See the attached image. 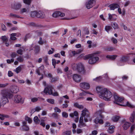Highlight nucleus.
Here are the masks:
<instances>
[{
    "label": "nucleus",
    "mask_w": 135,
    "mask_h": 135,
    "mask_svg": "<svg viewBox=\"0 0 135 135\" xmlns=\"http://www.w3.org/2000/svg\"><path fill=\"white\" fill-rule=\"evenodd\" d=\"M24 99L22 98L20 95H17L15 96L14 98V102L16 103H23L24 102Z\"/></svg>",
    "instance_id": "obj_8"
},
{
    "label": "nucleus",
    "mask_w": 135,
    "mask_h": 135,
    "mask_svg": "<svg viewBox=\"0 0 135 135\" xmlns=\"http://www.w3.org/2000/svg\"><path fill=\"white\" fill-rule=\"evenodd\" d=\"M1 38L3 42H7L8 40V38L5 36H2Z\"/></svg>",
    "instance_id": "obj_34"
},
{
    "label": "nucleus",
    "mask_w": 135,
    "mask_h": 135,
    "mask_svg": "<svg viewBox=\"0 0 135 135\" xmlns=\"http://www.w3.org/2000/svg\"><path fill=\"white\" fill-rule=\"evenodd\" d=\"M89 113L88 110L86 109H85L82 111V116L80 118L79 123L80 124V126L82 127L85 126V124L83 122V118L85 122H87L89 120L90 121L91 119L90 118Z\"/></svg>",
    "instance_id": "obj_1"
},
{
    "label": "nucleus",
    "mask_w": 135,
    "mask_h": 135,
    "mask_svg": "<svg viewBox=\"0 0 135 135\" xmlns=\"http://www.w3.org/2000/svg\"><path fill=\"white\" fill-rule=\"evenodd\" d=\"M37 34V35L38 36H41L42 33L39 31H37L35 32Z\"/></svg>",
    "instance_id": "obj_58"
},
{
    "label": "nucleus",
    "mask_w": 135,
    "mask_h": 135,
    "mask_svg": "<svg viewBox=\"0 0 135 135\" xmlns=\"http://www.w3.org/2000/svg\"><path fill=\"white\" fill-rule=\"evenodd\" d=\"M11 92L14 93H17L19 90L18 88L16 85L11 86Z\"/></svg>",
    "instance_id": "obj_15"
},
{
    "label": "nucleus",
    "mask_w": 135,
    "mask_h": 135,
    "mask_svg": "<svg viewBox=\"0 0 135 135\" xmlns=\"http://www.w3.org/2000/svg\"><path fill=\"white\" fill-rule=\"evenodd\" d=\"M34 122L36 124H39L40 122V120L38 119V117L37 116L35 117L33 119Z\"/></svg>",
    "instance_id": "obj_40"
},
{
    "label": "nucleus",
    "mask_w": 135,
    "mask_h": 135,
    "mask_svg": "<svg viewBox=\"0 0 135 135\" xmlns=\"http://www.w3.org/2000/svg\"><path fill=\"white\" fill-rule=\"evenodd\" d=\"M74 106L79 109H83L84 107L82 105H80L77 103L74 104Z\"/></svg>",
    "instance_id": "obj_27"
},
{
    "label": "nucleus",
    "mask_w": 135,
    "mask_h": 135,
    "mask_svg": "<svg viewBox=\"0 0 135 135\" xmlns=\"http://www.w3.org/2000/svg\"><path fill=\"white\" fill-rule=\"evenodd\" d=\"M113 96L114 99V102L116 104L120 105L121 106H125V105L119 104L118 103H122L124 100V98L123 97L120 98L118 97L116 94H115Z\"/></svg>",
    "instance_id": "obj_7"
},
{
    "label": "nucleus",
    "mask_w": 135,
    "mask_h": 135,
    "mask_svg": "<svg viewBox=\"0 0 135 135\" xmlns=\"http://www.w3.org/2000/svg\"><path fill=\"white\" fill-rule=\"evenodd\" d=\"M120 118L119 116H115L112 117V119L114 122H116Z\"/></svg>",
    "instance_id": "obj_30"
},
{
    "label": "nucleus",
    "mask_w": 135,
    "mask_h": 135,
    "mask_svg": "<svg viewBox=\"0 0 135 135\" xmlns=\"http://www.w3.org/2000/svg\"><path fill=\"white\" fill-rule=\"evenodd\" d=\"M71 132L69 131H66L63 133V135H70Z\"/></svg>",
    "instance_id": "obj_63"
},
{
    "label": "nucleus",
    "mask_w": 135,
    "mask_h": 135,
    "mask_svg": "<svg viewBox=\"0 0 135 135\" xmlns=\"http://www.w3.org/2000/svg\"><path fill=\"white\" fill-rule=\"evenodd\" d=\"M35 49L34 51L35 54H38L40 51V47L39 46L37 45L34 46Z\"/></svg>",
    "instance_id": "obj_20"
},
{
    "label": "nucleus",
    "mask_w": 135,
    "mask_h": 135,
    "mask_svg": "<svg viewBox=\"0 0 135 135\" xmlns=\"http://www.w3.org/2000/svg\"><path fill=\"white\" fill-rule=\"evenodd\" d=\"M103 111L102 110H99L95 114V115L97 118L94 119V122L96 124L99 123L102 124L104 122L103 119L104 118V116L102 114Z\"/></svg>",
    "instance_id": "obj_3"
},
{
    "label": "nucleus",
    "mask_w": 135,
    "mask_h": 135,
    "mask_svg": "<svg viewBox=\"0 0 135 135\" xmlns=\"http://www.w3.org/2000/svg\"><path fill=\"white\" fill-rule=\"evenodd\" d=\"M31 100L32 102H35L37 101L38 100V98H31Z\"/></svg>",
    "instance_id": "obj_57"
},
{
    "label": "nucleus",
    "mask_w": 135,
    "mask_h": 135,
    "mask_svg": "<svg viewBox=\"0 0 135 135\" xmlns=\"http://www.w3.org/2000/svg\"><path fill=\"white\" fill-rule=\"evenodd\" d=\"M114 126H110L107 130L108 132L109 133H112L114 132Z\"/></svg>",
    "instance_id": "obj_22"
},
{
    "label": "nucleus",
    "mask_w": 135,
    "mask_h": 135,
    "mask_svg": "<svg viewBox=\"0 0 135 135\" xmlns=\"http://www.w3.org/2000/svg\"><path fill=\"white\" fill-rule=\"evenodd\" d=\"M112 26L114 29H118V24L117 23L115 22L112 24Z\"/></svg>",
    "instance_id": "obj_41"
},
{
    "label": "nucleus",
    "mask_w": 135,
    "mask_h": 135,
    "mask_svg": "<svg viewBox=\"0 0 135 135\" xmlns=\"http://www.w3.org/2000/svg\"><path fill=\"white\" fill-rule=\"evenodd\" d=\"M111 10H114L116 8L120 7L119 6L117 3H113L110 4L108 6Z\"/></svg>",
    "instance_id": "obj_16"
},
{
    "label": "nucleus",
    "mask_w": 135,
    "mask_h": 135,
    "mask_svg": "<svg viewBox=\"0 0 135 135\" xmlns=\"http://www.w3.org/2000/svg\"><path fill=\"white\" fill-rule=\"evenodd\" d=\"M65 16V14L64 13L58 11L55 12L52 14V16L54 17H56L59 16L63 17Z\"/></svg>",
    "instance_id": "obj_11"
},
{
    "label": "nucleus",
    "mask_w": 135,
    "mask_h": 135,
    "mask_svg": "<svg viewBox=\"0 0 135 135\" xmlns=\"http://www.w3.org/2000/svg\"><path fill=\"white\" fill-rule=\"evenodd\" d=\"M37 12L36 11H32L30 13V16L32 17H36Z\"/></svg>",
    "instance_id": "obj_31"
},
{
    "label": "nucleus",
    "mask_w": 135,
    "mask_h": 135,
    "mask_svg": "<svg viewBox=\"0 0 135 135\" xmlns=\"http://www.w3.org/2000/svg\"><path fill=\"white\" fill-rule=\"evenodd\" d=\"M23 130L25 131H28L29 129V127L28 126H22Z\"/></svg>",
    "instance_id": "obj_46"
},
{
    "label": "nucleus",
    "mask_w": 135,
    "mask_h": 135,
    "mask_svg": "<svg viewBox=\"0 0 135 135\" xmlns=\"http://www.w3.org/2000/svg\"><path fill=\"white\" fill-rule=\"evenodd\" d=\"M130 123L126 122L123 126L124 129L125 130H127L130 126Z\"/></svg>",
    "instance_id": "obj_21"
},
{
    "label": "nucleus",
    "mask_w": 135,
    "mask_h": 135,
    "mask_svg": "<svg viewBox=\"0 0 135 135\" xmlns=\"http://www.w3.org/2000/svg\"><path fill=\"white\" fill-rule=\"evenodd\" d=\"M92 55L91 54H88L87 55L85 56L83 58V59L85 60H87L88 59H89L90 56H91Z\"/></svg>",
    "instance_id": "obj_47"
},
{
    "label": "nucleus",
    "mask_w": 135,
    "mask_h": 135,
    "mask_svg": "<svg viewBox=\"0 0 135 135\" xmlns=\"http://www.w3.org/2000/svg\"><path fill=\"white\" fill-rule=\"evenodd\" d=\"M17 54L15 53V52H12L11 55V56L12 57V58H15L16 56H17Z\"/></svg>",
    "instance_id": "obj_59"
},
{
    "label": "nucleus",
    "mask_w": 135,
    "mask_h": 135,
    "mask_svg": "<svg viewBox=\"0 0 135 135\" xmlns=\"http://www.w3.org/2000/svg\"><path fill=\"white\" fill-rule=\"evenodd\" d=\"M112 27L110 26H106L105 27V30L107 32H108V31Z\"/></svg>",
    "instance_id": "obj_56"
},
{
    "label": "nucleus",
    "mask_w": 135,
    "mask_h": 135,
    "mask_svg": "<svg viewBox=\"0 0 135 135\" xmlns=\"http://www.w3.org/2000/svg\"><path fill=\"white\" fill-rule=\"evenodd\" d=\"M36 17L40 18H45V16L44 13L41 11H39L37 12Z\"/></svg>",
    "instance_id": "obj_19"
},
{
    "label": "nucleus",
    "mask_w": 135,
    "mask_h": 135,
    "mask_svg": "<svg viewBox=\"0 0 135 135\" xmlns=\"http://www.w3.org/2000/svg\"><path fill=\"white\" fill-rule=\"evenodd\" d=\"M53 89V88L51 85H48L45 88L44 91L45 93H48L49 94L51 95L52 94Z\"/></svg>",
    "instance_id": "obj_10"
},
{
    "label": "nucleus",
    "mask_w": 135,
    "mask_h": 135,
    "mask_svg": "<svg viewBox=\"0 0 135 135\" xmlns=\"http://www.w3.org/2000/svg\"><path fill=\"white\" fill-rule=\"evenodd\" d=\"M135 128V125H132L131 127L130 130L129 131L130 133L132 134L133 133V131Z\"/></svg>",
    "instance_id": "obj_33"
},
{
    "label": "nucleus",
    "mask_w": 135,
    "mask_h": 135,
    "mask_svg": "<svg viewBox=\"0 0 135 135\" xmlns=\"http://www.w3.org/2000/svg\"><path fill=\"white\" fill-rule=\"evenodd\" d=\"M17 83L18 84L24 83H25V81L23 80H20L19 79H17Z\"/></svg>",
    "instance_id": "obj_52"
},
{
    "label": "nucleus",
    "mask_w": 135,
    "mask_h": 135,
    "mask_svg": "<svg viewBox=\"0 0 135 135\" xmlns=\"http://www.w3.org/2000/svg\"><path fill=\"white\" fill-rule=\"evenodd\" d=\"M22 7L21 3L20 2L14 1L11 5V8L13 10L18 11Z\"/></svg>",
    "instance_id": "obj_5"
},
{
    "label": "nucleus",
    "mask_w": 135,
    "mask_h": 135,
    "mask_svg": "<svg viewBox=\"0 0 135 135\" xmlns=\"http://www.w3.org/2000/svg\"><path fill=\"white\" fill-rule=\"evenodd\" d=\"M108 19L110 21H115L117 18H114L113 17V16L114 15V14L111 15L110 13H109L108 14Z\"/></svg>",
    "instance_id": "obj_24"
},
{
    "label": "nucleus",
    "mask_w": 135,
    "mask_h": 135,
    "mask_svg": "<svg viewBox=\"0 0 135 135\" xmlns=\"http://www.w3.org/2000/svg\"><path fill=\"white\" fill-rule=\"evenodd\" d=\"M23 47H21L19 49L17 50V52L19 54L22 55L23 54Z\"/></svg>",
    "instance_id": "obj_28"
},
{
    "label": "nucleus",
    "mask_w": 135,
    "mask_h": 135,
    "mask_svg": "<svg viewBox=\"0 0 135 135\" xmlns=\"http://www.w3.org/2000/svg\"><path fill=\"white\" fill-rule=\"evenodd\" d=\"M52 116L54 118L56 119L58 118V114L56 113H53L52 114Z\"/></svg>",
    "instance_id": "obj_49"
},
{
    "label": "nucleus",
    "mask_w": 135,
    "mask_h": 135,
    "mask_svg": "<svg viewBox=\"0 0 135 135\" xmlns=\"http://www.w3.org/2000/svg\"><path fill=\"white\" fill-rule=\"evenodd\" d=\"M1 93L2 103L4 104H5L8 102V98H10L13 96L12 94L10 93V91L7 90H2Z\"/></svg>",
    "instance_id": "obj_2"
},
{
    "label": "nucleus",
    "mask_w": 135,
    "mask_h": 135,
    "mask_svg": "<svg viewBox=\"0 0 135 135\" xmlns=\"http://www.w3.org/2000/svg\"><path fill=\"white\" fill-rule=\"evenodd\" d=\"M17 33H13L10 34L11 37L10 39L12 40H15L17 39L15 36H16Z\"/></svg>",
    "instance_id": "obj_25"
},
{
    "label": "nucleus",
    "mask_w": 135,
    "mask_h": 135,
    "mask_svg": "<svg viewBox=\"0 0 135 135\" xmlns=\"http://www.w3.org/2000/svg\"><path fill=\"white\" fill-rule=\"evenodd\" d=\"M54 112H55L60 113L61 112V110L58 107H55L54 108Z\"/></svg>",
    "instance_id": "obj_53"
},
{
    "label": "nucleus",
    "mask_w": 135,
    "mask_h": 135,
    "mask_svg": "<svg viewBox=\"0 0 135 135\" xmlns=\"http://www.w3.org/2000/svg\"><path fill=\"white\" fill-rule=\"evenodd\" d=\"M2 30L4 31H6L7 30V28L6 26L3 23H2L1 24Z\"/></svg>",
    "instance_id": "obj_42"
},
{
    "label": "nucleus",
    "mask_w": 135,
    "mask_h": 135,
    "mask_svg": "<svg viewBox=\"0 0 135 135\" xmlns=\"http://www.w3.org/2000/svg\"><path fill=\"white\" fill-rule=\"evenodd\" d=\"M114 49V48L113 47H110L105 48L104 50L107 51H113Z\"/></svg>",
    "instance_id": "obj_50"
},
{
    "label": "nucleus",
    "mask_w": 135,
    "mask_h": 135,
    "mask_svg": "<svg viewBox=\"0 0 135 135\" xmlns=\"http://www.w3.org/2000/svg\"><path fill=\"white\" fill-rule=\"evenodd\" d=\"M46 42V41H43L42 40V38L40 37L39 38V40L38 42V43L39 44L41 45H43L44 43Z\"/></svg>",
    "instance_id": "obj_43"
},
{
    "label": "nucleus",
    "mask_w": 135,
    "mask_h": 135,
    "mask_svg": "<svg viewBox=\"0 0 135 135\" xmlns=\"http://www.w3.org/2000/svg\"><path fill=\"white\" fill-rule=\"evenodd\" d=\"M47 101L48 103L51 104H53L54 103V100L53 99H48L47 100Z\"/></svg>",
    "instance_id": "obj_45"
},
{
    "label": "nucleus",
    "mask_w": 135,
    "mask_h": 135,
    "mask_svg": "<svg viewBox=\"0 0 135 135\" xmlns=\"http://www.w3.org/2000/svg\"><path fill=\"white\" fill-rule=\"evenodd\" d=\"M51 49L52 50H49L48 51V54H52L55 51L54 49L53 48H51Z\"/></svg>",
    "instance_id": "obj_61"
},
{
    "label": "nucleus",
    "mask_w": 135,
    "mask_h": 135,
    "mask_svg": "<svg viewBox=\"0 0 135 135\" xmlns=\"http://www.w3.org/2000/svg\"><path fill=\"white\" fill-rule=\"evenodd\" d=\"M1 120H4V119L5 118H9V115L7 114H1Z\"/></svg>",
    "instance_id": "obj_35"
},
{
    "label": "nucleus",
    "mask_w": 135,
    "mask_h": 135,
    "mask_svg": "<svg viewBox=\"0 0 135 135\" xmlns=\"http://www.w3.org/2000/svg\"><path fill=\"white\" fill-rule=\"evenodd\" d=\"M101 79V78L100 76H99V77H98L96 78H95L93 79V80L95 81H99Z\"/></svg>",
    "instance_id": "obj_60"
},
{
    "label": "nucleus",
    "mask_w": 135,
    "mask_h": 135,
    "mask_svg": "<svg viewBox=\"0 0 135 135\" xmlns=\"http://www.w3.org/2000/svg\"><path fill=\"white\" fill-rule=\"evenodd\" d=\"M117 55H108L106 56V57L109 58L112 60L115 59L117 57Z\"/></svg>",
    "instance_id": "obj_29"
},
{
    "label": "nucleus",
    "mask_w": 135,
    "mask_h": 135,
    "mask_svg": "<svg viewBox=\"0 0 135 135\" xmlns=\"http://www.w3.org/2000/svg\"><path fill=\"white\" fill-rule=\"evenodd\" d=\"M9 17L13 18H20L18 15L16 14H13L12 13H11L9 14Z\"/></svg>",
    "instance_id": "obj_23"
},
{
    "label": "nucleus",
    "mask_w": 135,
    "mask_h": 135,
    "mask_svg": "<svg viewBox=\"0 0 135 135\" xmlns=\"http://www.w3.org/2000/svg\"><path fill=\"white\" fill-rule=\"evenodd\" d=\"M95 3V0H90L86 2L85 4L86 7L88 9H90L92 8Z\"/></svg>",
    "instance_id": "obj_9"
},
{
    "label": "nucleus",
    "mask_w": 135,
    "mask_h": 135,
    "mask_svg": "<svg viewBox=\"0 0 135 135\" xmlns=\"http://www.w3.org/2000/svg\"><path fill=\"white\" fill-rule=\"evenodd\" d=\"M21 67L20 66H19L16 68V69H15L14 71L16 72L18 74L21 71Z\"/></svg>",
    "instance_id": "obj_36"
},
{
    "label": "nucleus",
    "mask_w": 135,
    "mask_h": 135,
    "mask_svg": "<svg viewBox=\"0 0 135 135\" xmlns=\"http://www.w3.org/2000/svg\"><path fill=\"white\" fill-rule=\"evenodd\" d=\"M126 105L128 107L131 108H134L135 107L134 105H132L131 104L129 103L128 102H127Z\"/></svg>",
    "instance_id": "obj_48"
},
{
    "label": "nucleus",
    "mask_w": 135,
    "mask_h": 135,
    "mask_svg": "<svg viewBox=\"0 0 135 135\" xmlns=\"http://www.w3.org/2000/svg\"><path fill=\"white\" fill-rule=\"evenodd\" d=\"M23 2L25 4L30 5V4L32 0H23Z\"/></svg>",
    "instance_id": "obj_39"
},
{
    "label": "nucleus",
    "mask_w": 135,
    "mask_h": 135,
    "mask_svg": "<svg viewBox=\"0 0 135 135\" xmlns=\"http://www.w3.org/2000/svg\"><path fill=\"white\" fill-rule=\"evenodd\" d=\"M14 61V59L12 58L11 59H8L7 60V62L8 64H10L12 62H13Z\"/></svg>",
    "instance_id": "obj_54"
},
{
    "label": "nucleus",
    "mask_w": 135,
    "mask_h": 135,
    "mask_svg": "<svg viewBox=\"0 0 135 135\" xmlns=\"http://www.w3.org/2000/svg\"><path fill=\"white\" fill-rule=\"evenodd\" d=\"M25 119L29 123H32V119L28 117L27 116H25Z\"/></svg>",
    "instance_id": "obj_37"
},
{
    "label": "nucleus",
    "mask_w": 135,
    "mask_h": 135,
    "mask_svg": "<svg viewBox=\"0 0 135 135\" xmlns=\"http://www.w3.org/2000/svg\"><path fill=\"white\" fill-rule=\"evenodd\" d=\"M73 80L76 82L79 83L81 81V77L78 74H74L73 76Z\"/></svg>",
    "instance_id": "obj_12"
},
{
    "label": "nucleus",
    "mask_w": 135,
    "mask_h": 135,
    "mask_svg": "<svg viewBox=\"0 0 135 135\" xmlns=\"http://www.w3.org/2000/svg\"><path fill=\"white\" fill-rule=\"evenodd\" d=\"M80 86L82 88L85 89H88L90 88L89 84L86 83H82L80 84Z\"/></svg>",
    "instance_id": "obj_14"
},
{
    "label": "nucleus",
    "mask_w": 135,
    "mask_h": 135,
    "mask_svg": "<svg viewBox=\"0 0 135 135\" xmlns=\"http://www.w3.org/2000/svg\"><path fill=\"white\" fill-rule=\"evenodd\" d=\"M127 60V57L125 56H123L121 58L120 61L122 62H125Z\"/></svg>",
    "instance_id": "obj_44"
},
{
    "label": "nucleus",
    "mask_w": 135,
    "mask_h": 135,
    "mask_svg": "<svg viewBox=\"0 0 135 135\" xmlns=\"http://www.w3.org/2000/svg\"><path fill=\"white\" fill-rule=\"evenodd\" d=\"M17 60L20 62H22L24 60L23 57L21 56H20L17 57Z\"/></svg>",
    "instance_id": "obj_32"
},
{
    "label": "nucleus",
    "mask_w": 135,
    "mask_h": 135,
    "mask_svg": "<svg viewBox=\"0 0 135 135\" xmlns=\"http://www.w3.org/2000/svg\"><path fill=\"white\" fill-rule=\"evenodd\" d=\"M104 88L100 86H98L97 87V91L99 95H101L103 93Z\"/></svg>",
    "instance_id": "obj_17"
},
{
    "label": "nucleus",
    "mask_w": 135,
    "mask_h": 135,
    "mask_svg": "<svg viewBox=\"0 0 135 135\" xmlns=\"http://www.w3.org/2000/svg\"><path fill=\"white\" fill-rule=\"evenodd\" d=\"M78 66L77 70L79 72L82 74H84L85 73L84 67L82 64H79Z\"/></svg>",
    "instance_id": "obj_13"
},
{
    "label": "nucleus",
    "mask_w": 135,
    "mask_h": 135,
    "mask_svg": "<svg viewBox=\"0 0 135 135\" xmlns=\"http://www.w3.org/2000/svg\"><path fill=\"white\" fill-rule=\"evenodd\" d=\"M44 66L42 65L38 69L36 70V72L39 75H41V73L44 70Z\"/></svg>",
    "instance_id": "obj_18"
},
{
    "label": "nucleus",
    "mask_w": 135,
    "mask_h": 135,
    "mask_svg": "<svg viewBox=\"0 0 135 135\" xmlns=\"http://www.w3.org/2000/svg\"><path fill=\"white\" fill-rule=\"evenodd\" d=\"M104 92L99 96L101 98L105 100H109L112 96L111 92L108 90L107 88H104L103 90Z\"/></svg>",
    "instance_id": "obj_4"
},
{
    "label": "nucleus",
    "mask_w": 135,
    "mask_h": 135,
    "mask_svg": "<svg viewBox=\"0 0 135 135\" xmlns=\"http://www.w3.org/2000/svg\"><path fill=\"white\" fill-rule=\"evenodd\" d=\"M98 53H99V52H97L96 53L91 54L92 55L90 56V57L88 60V63L89 64H93L95 63L98 60L99 57L96 56V54Z\"/></svg>",
    "instance_id": "obj_6"
},
{
    "label": "nucleus",
    "mask_w": 135,
    "mask_h": 135,
    "mask_svg": "<svg viewBox=\"0 0 135 135\" xmlns=\"http://www.w3.org/2000/svg\"><path fill=\"white\" fill-rule=\"evenodd\" d=\"M28 10L26 8H22L20 10V13L22 14L24 13H27L28 12Z\"/></svg>",
    "instance_id": "obj_26"
},
{
    "label": "nucleus",
    "mask_w": 135,
    "mask_h": 135,
    "mask_svg": "<svg viewBox=\"0 0 135 135\" xmlns=\"http://www.w3.org/2000/svg\"><path fill=\"white\" fill-rule=\"evenodd\" d=\"M88 93L85 91H83L79 94L80 96H85Z\"/></svg>",
    "instance_id": "obj_55"
},
{
    "label": "nucleus",
    "mask_w": 135,
    "mask_h": 135,
    "mask_svg": "<svg viewBox=\"0 0 135 135\" xmlns=\"http://www.w3.org/2000/svg\"><path fill=\"white\" fill-rule=\"evenodd\" d=\"M66 74L68 78L70 79L72 76L71 72V71H69L66 73Z\"/></svg>",
    "instance_id": "obj_38"
},
{
    "label": "nucleus",
    "mask_w": 135,
    "mask_h": 135,
    "mask_svg": "<svg viewBox=\"0 0 135 135\" xmlns=\"http://www.w3.org/2000/svg\"><path fill=\"white\" fill-rule=\"evenodd\" d=\"M62 115L63 117L66 118L68 116V114L65 112H63L62 113Z\"/></svg>",
    "instance_id": "obj_51"
},
{
    "label": "nucleus",
    "mask_w": 135,
    "mask_h": 135,
    "mask_svg": "<svg viewBox=\"0 0 135 135\" xmlns=\"http://www.w3.org/2000/svg\"><path fill=\"white\" fill-rule=\"evenodd\" d=\"M13 73L10 71H9L8 73V75L9 77H11L13 76Z\"/></svg>",
    "instance_id": "obj_62"
},
{
    "label": "nucleus",
    "mask_w": 135,
    "mask_h": 135,
    "mask_svg": "<svg viewBox=\"0 0 135 135\" xmlns=\"http://www.w3.org/2000/svg\"><path fill=\"white\" fill-rule=\"evenodd\" d=\"M44 120H41V123H40V125L43 126V127H45V122L44 121Z\"/></svg>",
    "instance_id": "obj_64"
}]
</instances>
